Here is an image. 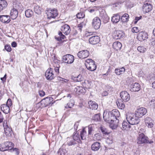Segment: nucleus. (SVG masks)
<instances>
[{"mask_svg": "<svg viewBox=\"0 0 155 155\" xmlns=\"http://www.w3.org/2000/svg\"><path fill=\"white\" fill-rule=\"evenodd\" d=\"M109 117V114L105 113L104 118V120L107 122L109 123L110 127L112 129H116L119 125V120L118 119H111Z\"/></svg>", "mask_w": 155, "mask_h": 155, "instance_id": "obj_1", "label": "nucleus"}, {"mask_svg": "<svg viewBox=\"0 0 155 155\" xmlns=\"http://www.w3.org/2000/svg\"><path fill=\"white\" fill-rule=\"evenodd\" d=\"M53 98L51 97H47L42 100L40 102L37 104V106L41 108L47 107L53 104Z\"/></svg>", "mask_w": 155, "mask_h": 155, "instance_id": "obj_2", "label": "nucleus"}, {"mask_svg": "<svg viewBox=\"0 0 155 155\" xmlns=\"http://www.w3.org/2000/svg\"><path fill=\"white\" fill-rule=\"evenodd\" d=\"M138 117L136 116V115L132 113L128 112L126 115V119L128 122L131 125H135L138 124L140 120Z\"/></svg>", "mask_w": 155, "mask_h": 155, "instance_id": "obj_3", "label": "nucleus"}, {"mask_svg": "<svg viewBox=\"0 0 155 155\" xmlns=\"http://www.w3.org/2000/svg\"><path fill=\"white\" fill-rule=\"evenodd\" d=\"M14 146V144L11 142H5L3 143L0 144V150L4 151L11 150Z\"/></svg>", "mask_w": 155, "mask_h": 155, "instance_id": "obj_4", "label": "nucleus"}, {"mask_svg": "<svg viewBox=\"0 0 155 155\" xmlns=\"http://www.w3.org/2000/svg\"><path fill=\"white\" fill-rule=\"evenodd\" d=\"M109 114V117L111 119H117V118L119 117L120 116V114L119 111L117 109H113L111 111L108 112L107 110H105L104 112L103 117L104 118V114L106 113Z\"/></svg>", "mask_w": 155, "mask_h": 155, "instance_id": "obj_5", "label": "nucleus"}, {"mask_svg": "<svg viewBox=\"0 0 155 155\" xmlns=\"http://www.w3.org/2000/svg\"><path fill=\"white\" fill-rule=\"evenodd\" d=\"M12 100L8 99L6 102V104L1 105V108L2 110L5 114H8L10 112V108L12 105Z\"/></svg>", "mask_w": 155, "mask_h": 155, "instance_id": "obj_6", "label": "nucleus"}, {"mask_svg": "<svg viewBox=\"0 0 155 155\" xmlns=\"http://www.w3.org/2000/svg\"><path fill=\"white\" fill-rule=\"evenodd\" d=\"M137 143L139 144L148 143H149L148 137L145 136L143 133L139 134L137 138Z\"/></svg>", "mask_w": 155, "mask_h": 155, "instance_id": "obj_7", "label": "nucleus"}, {"mask_svg": "<svg viewBox=\"0 0 155 155\" xmlns=\"http://www.w3.org/2000/svg\"><path fill=\"white\" fill-rule=\"evenodd\" d=\"M147 112V110L144 107H141L137 109L135 111L136 116L139 118L142 117Z\"/></svg>", "mask_w": 155, "mask_h": 155, "instance_id": "obj_8", "label": "nucleus"}, {"mask_svg": "<svg viewBox=\"0 0 155 155\" xmlns=\"http://www.w3.org/2000/svg\"><path fill=\"white\" fill-rule=\"evenodd\" d=\"M62 59L63 62L67 64H71L74 60V56L70 54H67L64 55Z\"/></svg>", "mask_w": 155, "mask_h": 155, "instance_id": "obj_9", "label": "nucleus"}, {"mask_svg": "<svg viewBox=\"0 0 155 155\" xmlns=\"http://www.w3.org/2000/svg\"><path fill=\"white\" fill-rule=\"evenodd\" d=\"M58 15L57 9H53L48 10L47 12V18L50 19L51 18H55Z\"/></svg>", "mask_w": 155, "mask_h": 155, "instance_id": "obj_10", "label": "nucleus"}, {"mask_svg": "<svg viewBox=\"0 0 155 155\" xmlns=\"http://www.w3.org/2000/svg\"><path fill=\"white\" fill-rule=\"evenodd\" d=\"M92 27L95 29H98L101 25V19L98 17H95L93 20L92 23Z\"/></svg>", "mask_w": 155, "mask_h": 155, "instance_id": "obj_11", "label": "nucleus"}, {"mask_svg": "<svg viewBox=\"0 0 155 155\" xmlns=\"http://www.w3.org/2000/svg\"><path fill=\"white\" fill-rule=\"evenodd\" d=\"M120 96L122 101L124 102H127L130 99V96L126 91H122L120 93Z\"/></svg>", "mask_w": 155, "mask_h": 155, "instance_id": "obj_12", "label": "nucleus"}, {"mask_svg": "<svg viewBox=\"0 0 155 155\" xmlns=\"http://www.w3.org/2000/svg\"><path fill=\"white\" fill-rule=\"evenodd\" d=\"M148 34L145 31H141L138 33L137 38L140 41H144L148 38Z\"/></svg>", "mask_w": 155, "mask_h": 155, "instance_id": "obj_13", "label": "nucleus"}, {"mask_svg": "<svg viewBox=\"0 0 155 155\" xmlns=\"http://www.w3.org/2000/svg\"><path fill=\"white\" fill-rule=\"evenodd\" d=\"M143 11L145 13L150 11L153 8L152 5L148 2L145 3L143 6Z\"/></svg>", "mask_w": 155, "mask_h": 155, "instance_id": "obj_14", "label": "nucleus"}, {"mask_svg": "<svg viewBox=\"0 0 155 155\" xmlns=\"http://www.w3.org/2000/svg\"><path fill=\"white\" fill-rule=\"evenodd\" d=\"M89 55V52L87 50H83L78 52L77 55L80 58H87Z\"/></svg>", "mask_w": 155, "mask_h": 155, "instance_id": "obj_15", "label": "nucleus"}, {"mask_svg": "<svg viewBox=\"0 0 155 155\" xmlns=\"http://www.w3.org/2000/svg\"><path fill=\"white\" fill-rule=\"evenodd\" d=\"M45 75L48 80H52L54 78V74L53 73V69L51 68L48 69L45 72Z\"/></svg>", "mask_w": 155, "mask_h": 155, "instance_id": "obj_16", "label": "nucleus"}, {"mask_svg": "<svg viewBox=\"0 0 155 155\" xmlns=\"http://www.w3.org/2000/svg\"><path fill=\"white\" fill-rule=\"evenodd\" d=\"M100 17L101 20L104 23L107 22L109 20V18L108 17L107 14L105 11H102L100 14Z\"/></svg>", "mask_w": 155, "mask_h": 155, "instance_id": "obj_17", "label": "nucleus"}, {"mask_svg": "<svg viewBox=\"0 0 155 155\" xmlns=\"http://www.w3.org/2000/svg\"><path fill=\"white\" fill-rule=\"evenodd\" d=\"M89 43L92 45H96L100 41V37L98 36H94L91 37L89 39Z\"/></svg>", "mask_w": 155, "mask_h": 155, "instance_id": "obj_18", "label": "nucleus"}, {"mask_svg": "<svg viewBox=\"0 0 155 155\" xmlns=\"http://www.w3.org/2000/svg\"><path fill=\"white\" fill-rule=\"evenodd\" d=\"M5 120L3 124L5 133L6 136L9 137L12 135V130L6 124H5Z\"/></svg>", "mask_w": 155, "mask_h": 155, "instance_id": "obj_19", "label": "nucleus"}, {"mask_svg": "<svg viewBox=\"0 0 155 155\" xmlns=\"http://www.w3.org/2000/svg\"><path fill=\"white\" fill-rule=\"evenodd\" d=\"M144 122L146 125L148 127L152 128L153 126V121L151 118L146 117L144 119Z\"/></svg>", "mask_w": 155, "mask_h": 155, "instance_id": "obj_20", "label": "nucleus"}, {"mask_svg": "<svg viewBox=\"0 0 155 155\" xmlns=\"http://www.w3.org/2000/svg\"><path fill=\"white\" fill-rule=\"evenodd\" d=\"M61 30L66 35L69 34L71 31L70 28L67 24H65L62 26L61 28Z\"/></svg>", "mask_w": 155, "mask_h": 155, "instance_id": "obj_21", "label": "nucleus"}, {"mask_svg": "<svg viewBox=\"0 0 155 155\" xmlns=\"http://www.w3.org/2000/svg\"><path fill=\"white\" fill-rule=\"evenodd\" d=\"M0 21L4 23H8L11 21L10 17L8 15H0Z\"/></svg>", "mask_w": 155, "mask_h": 155, "instance_id": "obj_22", "label": "nucleus"}, {"mask_svg": "<svg viewBox=\"0 0 155 155\" xmlns=\"http://www.w3.org/2000/svg\"><path fill=\"white\" fill-rule=\"evenodd\" d=\"M124 36V33L122 31L118 30L116 31L114 37L115 39H118L123 38Z\"/></svg>", "mask_w": 155, "mask_h": 155, "instance_id": "obj_23", "label": "nucleus"}, {"mask_svg": "<svg viewBox=\"0 0 155 155\" xmlns=\"http://www.w3.org/2000/svg\"><path fill=\"white\" fill-rule=\"evenodd\" d=\"M18 12L16 9L13 8L10 11V16L12 19L14 20L18 16Z\"/></svg>", "mask_w": 155, "mask_h": 155, "instance_id": "obj_24", "label": "nucleus"}, {"mask_svg": "<svg viewBox=\"0 0 155 155\" xmlns=\"http://www.w3.org/2000/svg\"><path fill=\"white\" fill-rule=\"evenodd\" d=\"M89 108L92 110H96L98 108V105L97 103L91 101H89L88 102Z\"/></svg>", "mask_w": 155, "mask_h": 155, "instance_id": "obj_25", "label": "nucleus"}, {"mask_svg": "<svg viewBox=\"0 0 155 155\" xmlns=\"http://www.w3.org/2000/svg\"><path fill=\"white\" fill-rule=\"evenodd\" d=\"M120 19V16L119 13L114 14L111 18V21L114 23H117L118 22Z\"/></svg>", "mask_w": 155, "mask_h": 155, "instance_id": "obj_26", "label": "nucleus"}, {"mask_svg": "<svg viewBox=\"0 0 155 155\" xmlns=\"http://www.w3.org/2000/svg\"><path fill=\"white\" fill-rule=\"evenodd\" d=\"M97 125L96 124H92L88 126V134L91 135L92 134V132L95 130L97 129Z\"/></svg>", "mask_w": 155, "mask_h": 155, "instance_id": "obj_27", "label": "nucleus"}, {"mask_svg": "<svg viewBox=\"0 0 155 155\" xmlns=\"http://www.w3.org/2000/svg\"><path fill=\"white\" fill-rule=\"evenodd\" d=\"M74 91L78 95L83 94L86 92L85 88H75Z\"/></svg>", "mask_w": 155, "mask_h": 155, "instance_id": "obj_28", "label": "nucleus"}, {"mask_svg": "<svg viewBox=\"0 0 155 155\" xmlns=\"http://www.w3.org/2000/svg\"><path fill=\"white\" fill-rule=\"evenodd\" d=\"M86 66L88 70L91 71H94L97 68V66L95 64L94 61L91 63V64H87Z\"/></svg>", "mask_w": 155, "mask_h": 155, "instance_id": "obj_29", "label": "nucleus"}, {"mask_svg": "<svg viewBox=\"0 0 155 155\" xmlns=\"http://www.w3.org/2000/svg\"><path fill=\"white\" fill-rule=\"evenodd\" d=\"M73 138L74 140L77 141L78 143H81V136L77 132L74 133L73 135Z\"/></svg>", "mask_w": 155, "mask_h": 155, "instance_id": "obj_30", "label": "nucleus"}, {"mask_svg": "<svg viewBox=\"0 0 155 155\" xmlns=\"http://www.w3.org/2000/svg\"><path fill=\"white\" fill-rule=\"evenodd\" d=\"M130 124L128 121H124L122 124L123 129L127 130H130L131 127Z\"/></svg>", "mask_w": 155, "mask_h": 155, "instance_id": "obj_31", "label": "nucleus"}, {"mask_svg": "<svg viewBox=\"0 0 155 155\" xmlns=\"http://www.w3.org/2000/svg\"><path fill=\"white\" fill-rule=\"evenodd\" d=\"M122 46L121 44L119 41L115 42L113 45V48L117 51L120 50Z\"/></svg>", "mask_w": 155, "mask_h": 155, "instance_id": "obj_32", "label": "nucleus"}, {"mask_svg": "<svg viewBox=\"0 0 155 155\" xmlns=\"http://www.w3.org/2000/svg\"><path fill=\"white\" fill-rule=\"evenodd\" d=\"M101 147L99 143L96 142L93 143L91 146L92 150L94 151H97Z\"/></svg>", "mask_w": 155, "mask_h": 155, "instance_id": "obj_33", "label": "nucleus"}, {"mask_svg": "<svg viewBox=\"0 0 155 155\" xmlns=\"http://www.w3.org/2000/svg\"><path fill=\"white\" fill-rule=\"evenodd\" d=\"M7 2L5 0H0V11L3 10L7 6Z\"/></svg>", "mask_w": 155, "mask_h": 155, "instance_id": "obj_34", "label": "nucleus"}, {"mask_svg": "<svg viewBox=\"0 0 155 155\" xmlns=\"http://www.w3.org/2000/svg\"><path fill=\"white\" fill-rule=\"evenodd\" d=\"M129 16L128 15L127 13H125L120 18L121 21L123 22H126L128 21V18Z\"/></svg>", "mask_w": 155, "mask_h": 155, "instance_id": "obj_35", "label": "nucleus"}, {"mask_svg": "<svg viewBox=\"0 0 155 155\" xmlns=\"http://www.w3.org/2000/svg\"><path fill=\"white\" fill-rule=\"evenodd\" d=\"M125 70V68L123 67L120 69H116L115 70V72L117 75H120L123 74Z\"/></svg>", "mask_w": 155, "mask_h": 155, "instance_id": "obj_36", "label": "nucleus"}, {"mask_svg": "<svg viewBox=\"0 0 155 155\" xmlns=\"http://www.w3.org/2000/svg\"><path fill=\"white\" fill-rule=\"evenodd\" d=\"M67 143L68 146H72L74 145L76 143L73 138L69 137L68 138Z\"/></svg>", "mask_w": 155, "mask_h": 155, "instance_id": "obj_37", "label": "nucleus"}, {"mask_svg": "<svg viewBox=\"0 0 155 155\" xmlns=\"http://www.w3.org/2000/svg\"><path fill=\"white\" fill-rule=\"evenodd\" d=\"M80 135L81 136V138L82 140H84L86 139L87 133L84 128L82 129V130L81 132Z\"/></svg>", "mask_w": 155, "mask_h": 155, "instance_id": "obj_38", "label": "nucleus"}, {"mask_svg": "<svg viewBox=\"0 0 155 155\" xmlns=\"http://www.w3.org/2000/svg\"><path fill=\"white\" fill-rule=\"evenodd\" d=\"M25 15L27 18L31 17L33 14V12L30 9H28L25 12Z\"/></svg>", "mask_w": 155, "mask_h": 155, "instance_id": "obj_39", "label": "nucleus"}, {"mask_svg": "<svg viewBox=\"0 0 155 155\" xmlns=\"http://www.w3.org/2000/svg\"><path fill=\"white\" fill-rule=\"evenodd\" d=\"M117 104L118 108L120 109L123 110L125 108V104L122 101H118L117 102Z\"/></svg>", "mask_w": 155, "mask_h": 155, "instance_id": "obj_40", "label": "nucleus"}, {"mask_svg": "<svg viewBox=\"0 0 155 155\" xmlns=\"http://www.w3.org/2000/svg\"><path fill=\"white\" fill-rule=\"evenodd\" d=\"M83 78L81 74H79L77 77H74L73 78V80L75 81L79 82L83 81Z\"/></svg>", "mask_w": 155, "mask_h": 155, "instance_id": "obj_41", "label": "nucleus"}, {"mask_svg": "<svg viewBox=\"0 0 155 155\" xmlns=\"http://www.w3.org/2000/svg\"><path fill=\"white\" fill-rule=\"evenodd\" d=\"M100 113L95 114L93 117V119L95 121H98L100 119Z\"/></svg>", "mask_w": 155, "mask_h": 155, "instance_id": "obj_42", "label": "nucleus"}, {"mask_svg": "<svg viewBox=\"0 0 155 155\" xmlns=\"http://www.w3.org/2000/svg\"><path fill=\"white\" fill-rule=\"evenodd\" d=\"M34 11L35 12L38 14H40L41 13V11L40 9V7L38 6H34Z\"/></svg>", "mask_w": 155, "mask_h": 155, "instance_id": "obj_43", "label": "nucleus"}, {"mask_svg": "<svg viewBox=\"0 0 155 155\" xmlns=\"http://www.w3.org/2000/svg\"><path fill=\"white\" fill-rule=\"evenodd\" d=\"M137 50L141 53H143L146 51V49L143 46H139L137 47Z\"/></svg>", "mask_w": 155, "mask_h": 155, "instance_id": "obj_44", "label": "nucleus"}, {"mask_svg": "<svg viewBox=\"0 0 155 155\" xmlns=\"http://www.w3.org/2000/svg\"><path fill=\"white\" fill-rule=\"evenodd\" d=\"M101 138V136L100 134L98 133L96 134H94V140H100Z\"/></svg>", "mask_w": 155, "mask_h": 155, "instance_id": "obj_45", "label": "nucleus"}, {"mask_svg": "<svg viewBox=\"0 0 155 155\" xmlns=\"http://www.w3.org/2000/svg\"><path fill=\"white\" fill-rule=\"evenodd\" d=\"M74 102L73 100H71L67 104L66 107L71 108L74 105Z\"/></svg>", "mask_w": 155, "mask_h": 155, "instance_id": "obj_46", "label": "nucleus"}, {"mask_svg": "<svg viewBox=\"0 0 155 155\" xmlns=\"http://www.w3.org/2000/svg\"><path fill=\"white\" fill-rule=\"evenodd\" d=\"M101 132L104 134L108 135L110 133V132H107V130L105 128H104L103 127H101Z\"/></svg>", "mask_w": 155, "mask_h": 155, "instance_id": "obj_47", "label": "nucleus"}, {"mask_svg": "<svg viewBox=\"0 0 155 155\" xmlns=\"http://www.w3.org/2000/svg\"><path fill=\"white\" fill-rule=\"evenodd\" d=\"M5 49L8 52H10L12 51V48L10 45H5Z\"/></svg>", "mask_w": 155, "mask_h": 155, "instance_id": "obj_48", "label": "nucleus"}, {"mask_svg": "<svg viewBox=\"0 0 155 155\" xmlns=\"http://www.w3.org/2000/svg\"><path fill=\"white\" fill-rule=\"evenodd\" d=\"M83 27V25L81 23L78 25L77 30L78 32L80 33L81 31L82 28Z\"/></svg>", "mask_w": 155, "mask_h": 155, "instance_id": "obj_49", "label": "nucleus"}, {"mask_svg": "<svg viewBox=\"0 0 155 155\" xmlns=\"http://www.w3.org/2000/svg\"><path fill=\"white\" fill-rule=\"evenodd\" d=\"M85 15L82 13H79L77 15V17L78 18H83L84 17Z\"/></svg>", "mask_w": 155, "mask_h": 155, "instance_id": "obj_50", "label": "nucleus"}, {"mask_svg": "<svg viewBox=\"0 0 155 155\" xmlns=\"http://www.w3.org/2000/svg\"><path fill=\"white\" fill-rule=\"evenodd\" d=\"M139 31V29L138 27H134L132 29V31L133 33H137Z\"/></svg>", "mask_w": 155, "mask_h": 155, "instance_id": "obj_51", "label": "nucleus"}, {"mask_svg": "<svg viewBox=\"0 0 155 155\" xmlns=\"http://www.w3.org/2000/svg\"><path fill=\"white\" fill-rule=\"evenodd\" d=\"M38 93L39 96L41 97H43L45 95V92L43 90H39Z\"/></svg>", "mask_w": 155, "mask_h": 155, "instance_id": "obj_52", "label": "nucleus"}, {"mask_svg": "<svg viewBox=\"0 0 155 155\" xmlns=\"http://www.w3.org/2000/svg\"><path fill=\"white\" fill-rule=\"evenodd\" d=\"M13 151L15 153L16 155H18L20 153V150L18 148H13Z\"/></svg>", "mask_w": 155, "mask_h": 155, "instance_id": "obj_53", "label": "nucleus"}, {"mask_svg": "<svg viewBox=\"0 0 155 155\" xmlns=\"http://www.w3.org/2000/svg\"><path fill=\"white\" fill-rule=\"evenodd\" d=\"M140 90V88H130V91L132 92L138 91Z\"/></svg>", "mask_w": 155, "mask_h": 155, "instance_id": "obj_54", "label": "nucleus"}, {"mask_svg": "<svg viewBox=\"0 0 155 155\" xmlns=\"http://www.w3.org/2000/svg\"><path fill=\"white\" fill-rule=\"evenodd\" d=\"M132 87H140V86L139 84L137 83H135L132 84Z\"/></svg>", "mask_w": 155, "mask_h": 155, "instance_id": "obj_55", "label": "nucleus"}, {"mask_svg": "<svg viewBox=\"0 0 155 155\" xmlns=\"http://www.w3.org/2000/svg\"><path fill=\"white\" fill-rule=\"evenodd\" d=\"M4 117L1 112H0V124L3 121Z\"/></svg>", "mask_w": 155, "mask_h": 155, "instance_id": "obj_56", "label": "nucleus"}, {"mask_svg": "<svg viewBox=\"0 0 155 155\" xmlns=\"http://www.w3.org/2000/svg\"><path fill=\"white\" fill-rule=\"evenodd\" d=\"M141 16H140V17H136L135 19V20L134 21V23L135 24H136L137 21H139L140 19H141Z\"/></svg>", "mask_w": 155, "mask_h": 155, "instance_id": "obj_57", "label": "nucleus"}, {"mask_svg": "<svg viewBox=\"0 0 155 155\" xmlns=\"http://www.w3.org/2000/svg\"><path fill=\"white\" fill-rule=\"evenodd\" d=\"M94 61L92 59H88L86 60V62H87L88 64H91V63L93 62Z\"/></svg>", "mask_w": 155, "mask_h": 155, "instance_id": "obj_58", "label": "nucleus"}, {"mask_svg": "<svg viewBox=\"0 0 155 155\" xmlns=\"http://www.w3.org/2000/svg\"><path fill=\"white\" fill-rule=\"evenodd\" d=\"M101 94L103 96H105L108 95V93L107 91H104Z\"/></svg>", "mask_w": 155, "mask_h": 155, "instance_id": "obj_59", "label": "nucleus"}, {"mask_svg": "<svg viewBox=\"0 0 155 155\" xmlns=\"http://www.w3.org/2000/svg\"><path fill=\"white\" fill-rule=\"evenodd\" d=\"M12 46L13 47H16L17 46V44L16 43L15 41H13L11 44Z\"/></svg>", "mask_w": 155, "mask_h": 155, "instance_id": "obj_60", "label": "nucleus"}, {"mask_svg": "<svg viewBox=\"0 0 155 155\" xmlns=\"http://www.w3.org/2000/svg\"><path fill=\"white\" fill-rule=\"evenodd\" d=\"M151 45L153 46L155 45V40L153 38L151 40Z\"/></svg>", "mask_w": 155, "mask_h": 155, "instance_id": "obj_61", "label": "nucleus"}, {"mask_svg": "<svg viewBox=\"0 0 155 155\" xmlns=\"http://www.w3.org/2000/svg\"><path fill=\"white\" fill-rule=\"evenodd\" d=\"M55 38L57 41H61L62 40L61 38V37L60 36L59 37H57L56 36H55Z\"/></svg>", "mask_w": 155, "mask_h": 155, "instance_id": "obj_62", "label": "nucleus"}, {"mask_svg": "<svg viewBox=\"0 0 155 155\" xmlns=\"http://www.w3.org/2000/svg\"><path fill=\"white\" fill-rule=\"evenodd\" d=\"M37 85L38 87H41L42 86L43 84L41 82H39L37 84Z\"/></svg>", "mask_w": 155, "mask_h": 155, "instance_id": "obj_63", "label": "nucleus"}, {"mask_svg": "<svg viewBox=\"0 0 155 155\" xmlns=\"http://www.w3.org/2000/svg\"><path fill=\"white\" fill-rule=\"evenodd\" d=\"M145 132V130L141 128L139 130V134H140L141 133H142V132L144 133Z\"/></svg>", "mask_w": 155, "mask_h": 155, "instance_id": "obj_64", "label": "nucleus"}]
</instances>
